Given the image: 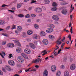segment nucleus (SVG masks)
<instances>
[{
    "mask_svg": "<svg viewBox=\"0 0 76 76\" xmlns=\"http://www.w3.org/2000/svg\"><path fill=\"white\" fill-rule=\"evenodd\" d=\"M68 12V11L67 9L62 10L61 11L62 14L64 15H66L67 13Z\"/></svg>",
    "mask_w": 76,
    "mask_h": 76,
    "instance_id": "1",
    "label": "nucleus"
},
{
    "mask_svg": "<svg viewBox=\"0 0 76 76\" xmlns=\"http://www.w3.org/2000/svg\"><path fill=\"white\" fill-rule=\"evenodd\" d=\"M18 60L20 62V63H23L24 61V60H23V58H22V57L21 56H19L18 58Z\"/></svg>",
    "mask_w": 76,
    "mask_h": 76,
    "instance_id": "2",
    "label": "nucleus"
},
{
    "mask_svg": "<svg viewBox=\"0 0 76 76\" xmlns=\"http://www.w3.org/2000/svg\"><path fill=\"white\" fill-rule=\"evenodd\" d=\"M76 69V66L75 64H72L70 65V69L71 70H74Z\"/></svg>",
    "mask_w": 76,
    "mask_h": 76,
    "instance_id": "3",
    "label": "nucleus"
},
{
    "mask_svg": "<svg viewBox=\"0 0 76 76\" xmlns=\"http://www.w3.org/2000/svg\"><path fill=\"white\" fill-rule=\"evenodd\" d=\"M52 19L55 20H58L59 18H58V16L56 15H54L52 17Z\"/></svg>",
    "mask_w": 76,
    "mask_h": 76,
    "instance_id": "4",
    "label": "nucleus"
},
{
    "mask_svg": "<svg viewBox=\"0 0 76 76\" xmlns=\"http://www.w3.org/2000/svg\"><path fill=\"white\" fill-rule=\"evenodd\" d=\"M8 63L11 65V66H15V62L14 61L12 60H10L8 61Z\"/></svg>",
    "mask_w": 76,
    "mask_h": 76,
    "instance_id": "5",
    "label": "nucleus"
},
{
    "mask_svg": "<svg viewBox=\"0 0 76 76\" xmlns=\"http://www.w3.org/2000/svg\"><path fill=\"white\" fill-rule=\"evenodd\" d=\"M51 70L52 72H54L56 70V67L55 65H53L51 66Z\"/></svg>",
    "mask_w": 76,
    "mask_h": 76,
    "instance_id": "6",
    "label": "nucleus"
},
{
    "mask_svg": "<svg viewBox=\"0 0 76 76\" xmlns=\"http://www.w3.org/2000/svg\"><path fill=\"white\" fill-rule=\"evenodd\" d=\"M24 52L26 54H29L31 53V50L28 49L26 48L24 50Z\"/></svg>",
    "mask_w": 76,
    "mask_h": 76,
    "instance_id": "7",
    "label": "nucleus"
},
{
    "mask_svg": "<svg viewBox=\"0 0 76 76\" xmlns=\"http://www.w3.org/2000/svg\"><path fill=\"white\" fill-rule=\"evenodd\" d=\"M42 42L44 45H47L48 44V41L47 39H43Z\"/></svg>",
    "mask_w": 76,
    "mask_h": 76,
    "instance_id": "8",
    "label": "nucleus"
},
{
    "mask_svg": "<svg viewBox=\"0 0 76 76\" xmlns=\"http://www.w3.org/2000/svg\"><path fill=\"white\" fill-rule=\"evenodd\" d=\"M14 44L12 43H9L7 45V47L8 48H12L13 47H14Z\"/></svg>",
    "mask_w": 76,
    "mask_h": 76,
    "instance_id": "9",
    "label": "nucleus"
},
{
    "mask_svg": "<svg viewBox=\"0 0 76 76\" xmlns=\"http://www.w3.org/2000/svg\"><path fill=\"white\" fill-rule=\"evenodd\" d=\"M61 36H60L59 38L58 39V40L56 42L58 45H61V41H60V40L61 39Z\"/></svg>",
    "mask_w": 76,
    "mask_h": 76,
    "instance_id": "10",
    "label": "nucleus"
},
{
    "mask_svg": "<svg viewBox=\"0 0 76 76\" xmlns=\"http://www.w3.org/2000/svg\"><path fill=\"white\" fill-rule=\"evenodd\" d=\"M35 10L37 13H40L42 12V9L40 8H38L35 9Z\"/></svg>",
    "mask_w": 76,
    "mask_h": 76,
    "instance_id": "11",
    "label": "nucleus"
},
{
    "mask_svg": "<svg viewBox=\"0 0 76 76\" xmlns=\"http://www.w3.org/2000/svg\"><path fill=\"white\" fill-rule=\"evenodd\" d=\"M12 41H14V42L17 45H18V46H19V47H20V44L19 42V40H12Z\"/></svg>",
    "mask_w": 76,
    "mask_h": 76,
    "instance_id": "12",
    "label": "nucleus"
},
{
    "mask_svg": "<svg viewBox=\"0 0 76 76\" xmlns=\"http://www.w3.org/2000/svg\"><path fill=\"white\" fill-rule=\"evenodd\" d=\"M53 31V29L51 28H48L46 30V32L47 33H51Z\"/></svg>",
    "mask_w": 76,
    "mask_h": 76,
    "instance_id": "13",
    "label": "nucleus"
},
{
    "mask_svg": "<svg viewBox=\"0 0 76 76\" xmlns=\"http://www.w3.org/2000/svg\"><path fill=\"white\" fill-rule=\"evenodd\" d=\"M21 55L23 57H24V58H26V59H28V56H27L25 54V53H22L21 54Z\"/></svg>",
    "mask_w": 76,
    "mask_h": 76,
    "instance_id": "14",
    "label": "nucleus"
},
{
    "mask_svg": "<svg viewBox=\"0 0 76 76\" xmlns=\"http://www.w3.org/2000/svg\"><path fill=\"white\" fill-rule=\"evenodd\" d=\"M29 45L31 48H33V49H35V46L33 43L29 44Z\"/></svg>",
    "mask_w": 76,
    "mask_h": 76,
    "instance_id": "15",
    "label": "nucleus"
},
{
    "mask_svg": "<svg viewBox=\"0 0 76 76\" xmlns=\"http://www.w3.org/2000/svg\"><path fill=\"white\" fill-rule=\"evenodd\" d=\"M48 71L46 70L44 72L43 74V76H48Z\"/></svg>",
    "mask_w": 76,
    "mask_h": 76,
    "instance_id": "16",
    "label": "nucleus"
},
{
    "mask_svg": "<svg viewBox=\"0 0 76 76\" xmlns=\"http://www.w3.org/2000/svg\"><path fill=\"white\" fill-rule=\"evenodd\" d=\"M17 28L18 31H19V32H21L22 31V28L21 26H18L17 27Z\"/></svg>",
    "mask_w": 76,
    "mask_h": 76,
    "instance_id": "17",
    "label": "nucleus"
},
{
    "mask_svg": "<svg viewBox=\"0 0 76 76\" xmlns=\"http://www.w3.org/2000/svg\"><path fill=\"white\" fill-rule=\"evenodd\" d=\"M0 55L2 57V58H4V56H6V53L2 51L1 53H0Z\"/></svg>",
    "mask_w": 76,
    "mask_h": 76,
    "instance_id": "18",
    "label": "nucleus"
},
{
    "mask_svg": "<svg viewBox=\"0 0 76 76\" xmlns=\"http://www.w3.org/2000/svg\"><path fill=\"white\" fill-rule=\"evenodd\" d=\"M6 69L8 70V71H10L11 70V68L10 66H7L6 67H5Z\"/></svg>",
    "mask_w": 76,
    "mask_h": 76,
    "instance_id": "19",
    "label": "nucleus"
},
{
    "mask_svg": "<svg viewBox=\"0 0 76 76\" xmlns=\"http://www.w3.org/2000/svg\"><path fill=\"white\" fill-rule=\"evenodd\" d=\"M16 51L17 53H20L21 48L20 47L17 48L16 49Z\"/></svg>",
    "mask_w": 76,
    "mask_h": 76,
    "instance_id": "20",
    "label": "nucleus"
},
{
    "mask_svg": "<svg viewBox=\"0 0 76 76\" xmlns=\"http://www.w3.org/2000/svg\"><path fill=\"white\" fill-rule=\"evenodd\" d=\"M32 33H33V32H32V31L29 30L27 32V34L28 35H31V34H32Z\"/></svg>",
    "mask_w": 76,
    "mask_h": 76,
    "instance_id": "21",
    "label": "nucleus"
},
{
    "mask_svg": "<svg viewBox=\"0 0 76 76\" xmlns=\"http://www.w3.org/2000/svg\"><path fill=\"white\" fill-rule=\"evenodd\" d=\"M69 73L67 71H66L64 72V76H69Z\"/></svg>",
    "mask_w": 76,
    "mask_h": 76,
    "instance_id": "22",
    "label": "nucleus"
},
{
    "mask_svg": "<svg viewBox=\"0 0 76 76\" xmlns=\"http://www.w3.org/2000/svg\"><path fill=\"white\" fill-rule=\"evenodd\" d=\"M50 3V1L48 0H45L44 2V3H45V4H49Z\"/></svg>",
    "mask_w": 76,
    "mask_h": 76,
    "instance_id": "23",
    "label": "nucleus"
},
{
    "mask_svg": "<svg viewBox=\"0 0 76 76\" xmlns=\"http://www.w3.org/2000/svg\"><path fill=\"white\" fill-rule=\"evenodd\" d=\"M60 75H61V72H60V71H58L56 73V76H60Z\"/></svg>",
    "mask_w": 76,
    "mask_h": 76,
    "instance_id": "24",
    "label": "nucleus"
},
{
    "mask_svg": "<svg viewBox=\"0 0 76 76\" xmlns=\"http://www.w3.org/2000/svg\"><path fill=\"white\" fill-rule=\"evenodd\" d=\"M74 10V7H73V5L72 4L71 6V8L70 9V12H72L73 10Z\"/></svg>",
    "mask_w": 76,
    "mask_h": 76,
    "instance_id": "25",
    "label": "nucleus"
},
{
    "mask_svg": "<svg viewBox=\"0 0 76 76\" xmlns=\"http://www.w3.org/2000/svg\"><path fill=\"white\" fill-rule=\"evenodd\" d=\"M57 10V7H54L51 9V10L52 11H56Z\"/></svg>",
    "mask_w": 76,
    "mask_h": 76,
    "instance_id": "26",
    "label": "nucleus"
},
{
    "mask_svg": "<svg viewBox=\"0 0 76 76\" xmlns=\"http://www.w3.org/2000/svg\"><path fill=\"white\" fill-rule=\"evenodd\" d=\"M49 38H50V39H54V36L51 35H49Z\"/></svg>",
    "mask_w": 76,
    "mask_h": 76,
    "instance_id": "27",
    "label": "nucleus"
},
{
    "mask_svg": "<svg viewBox=\"0 0 76 76\" xmlns=\"http://www.w3.org/2000/svg\"><path fill=\"white\" fill-rule=\"evenodd\" d=\"M40 59H39V58H38L37 59L35 60L34 63H36V62L38 63V62L39 61V60H40Z\"/></svg>",
    "mask_w": 76,
    "mask_h": 76,
    "instance_id": "28",
    "label": "nucleus"
},
{
    "mask_svg": "<svg viewBox=\"0 0 76 76\" xmlns=\"http://www.w3.org/2000/svg\"><path fill=\"white\" fill-rule=\"evenodd\" d=\"M5 23V22L2 20H0V25H4Z\"/></svg>",
    "mask_w": 76,
    "mask_h": 76,
    "instance_id": "29",
    "label": "nucleus"
},
{
    "mask_svg": "<svg viewBox=\"0 0 76 76\" xmlns=\"http://www.w3.org/2000/svg\"><path fill=\"white\" fill-rule=\"evenodd\" d=\"M41 35L42 37H43V36H45V33L44 32H42L41 33Z\"/></svg>",
    "mask_w": 76,
    "mask_h": 76,
    "instance_id": "30",
    "label": "nucleus"
},
{
    "mask_svg": "<svg viewBox=\"0 0 76 76\" xmlns=\"http://www.w3.org/2000/svg\"><path fill=\"white\" fill-rule=\"evenodd\" d=\"M21 6H22V4H17V9H19V8H20Z\"/></svg>",
    "mask_w": 76,
    "mask_h": 76,
    "instance_id": "31",
    "label": "nucleus"
},
{
    "mask_svg": "<svg viewBox=\"0 0 76 76\" xmlns=\"http://www.w3.org/2000/svg\"><path fill=\"white\" fill-rule=\"evenodd\" d=\"M66 4H67V3L65 1L62 2L61 3V5H66Z\"/></svg>",
    "mask_w": 76,
    "mask_h": 76,
    "instance_id": "32",
    "label": "nucleus"
},
{
    "mask_svg": "<svg viewBox=\"0 0 76 76\" xmlns=\"http://www.w3.org/2000/svg\"><path fill=\"white\" fill-rule=\"evenodd\" d=\"M45 52H46V50H44V51H42V52L41 53L42 54V53H43L42 54V55L44 56V55H45V54H46V53H47V52L45 53Z\"/></svg>",
    "mask_w": 76,
    "mask_h": 76,
    "instance_id": "33",
    "label": "nucleus"
},
{
    "mask_svg": "<svg viewBox=\"0 0 76 76\" xmlns=\"http://www.w3.org/2000/svg\"><path fill=\"white\" fill-rule=\"evenodd\" d=\"M34 26L36 29H38V28H39V26L37 24H35L34 25Z\"/></svg>",
    "mask_w": 76,
    "mask_h": 76,
    "instance_id": "34",
    "label": "nucleus"
},
{
    "mask_svg": "<svg viewBox=\"0 0 76 76\" xmlns=\"http://www.w3.org/2000/svg\"><path fill=\"white\" fill-rule=\"evenodd\" d=\"M52 6H54V7H57V5L56 3L53 2V3Z\"/></svg>",
    "mask_w": 76,
    "mask_h": 76,
    "instance_id": "35",
    "label": "nucleus"
},
{
    "mask_svg": "<svg viewBox=\"0 0 76 76\" xmlns=\"http://www.w3.org/2000/svg\"><path fill=\"white\" fill-rule=\"evenodd\" d=\"M50 28H51L53 29V28H54L55 27L54 25H53V24H50Z\"/></svg>",
    "mask_w": 76,
    "mask_h": 76,
    "instance_id": "36",
    "label": "nucleus"
},
{
    "mask_svg": "<svg viewBox=\"0 0 76 76\" xmlns=\"http://www.w3.org/2000/svg\"><path fill=\"white\" fill-rule=\"evenodd\" d=\"M2 35H4V36H5V37H9L8 34L5 33H2Z\"/></svg>",
    "mask_w": 76,
    "mask_h": 76,
    "instance_id": "37",
    "label": "nucleus"
},
{
    "mask_svg": "<svg viewBox=\"0 0 76 76\" xmlns=\"http://www.w3.org/2000/svg\"><path fill=\"white\" fill-rule=\"evenodd\" d=\"M18 16L19 18H23V17H24V15L22 14H19Z\"/></svg>",
    "mask_w": 76,
    "mask_h": 76,
    "instance_id": "38",
    "label": "nucleus"
},
{
    "mask_svg": "<svg viewBox=\"0 0 76 76\" xmlns=\"http://www.w3.org/2000/svg\"><path fill=\"white\" fill-rule=\"evenodd\" d=\"M38 38V35L37 34H34V39H37Z\"/></svg>",
    "mask_w": 76,
    "mask_h": 76,
    "instance_id": "39",
    "label": "nucleus"
},
{
    "mask_svg": "<svg viewBox=\"0 0 76 76\" xmlns=\"http://www.w3.org/2000/svg\"><path fill=\"white\" fill-rule=\"evenodd\" d=\"M25 18H30V15L29 14H27L26 15Z\"/></svg>",
    "mask_w": 76,
    "mask_h": 76,
    "instance_id": "40",
    "label": "nucleus"
},
{
    "mask_svg": "<svg viewBox=\"0 0 76 76\" xmlns=\"http://www.w3.org/2000/svg\"><path fill=\"white\" fill-rule=\"evenodd\" d=\"M13 56H12V54H9V56H8L9 58H12V57H13Z\"/></svg>",
    "mask_w": 76,
    "mask_h": 76,
    "instance_id": "41",
    "label": "nucleus"
},
{
    "mask_svg": "<svg viewBox=\"0 0 76 76\" xmlns=\"http://www.w3.org/2000/svg\"><path fill=\"white\" fill-rule=\"evenodd\" d=\"M6 44V41H4L2 42V45H5Z\"/></svg>",
    "mask_w": 76,
    "mask_h": 76,
    "instance_id": "42",
    "label": "nucleus"
},
{
    "mask_svg": "<svg viewBox=\"0 0 76 76\" xmlns=\"http://www.w3.org/2000/svg\"><path fill=\"white\" fill-rule=\"evenodd\" d=\"M60 68L62 69H64V65H62L61 66H60Z\"/></svg>",
    "mask_w": 76,
    "mask_h": 76,
    "instance_id": "43",
    "label": "nucleus"
},
{
    "mask_svg": "<svg viewBox=\"0 0 76 76\" xmlns=\"http://www.w3.org/2000/svg\"><path fill=\"white\" fill-rule=\"evenodd\" d=\"M68 38H69V40L70 41H71V40L72 39V38H71V35L70 34H69L68 36Z\"/></svg>",
    "mask_w": 76,
    "mask_h": 76,
    "instance_id": "44",
    "label": "nucleus"
},
{
    "mask_svg": "<svg viewBox=\"0 0 76 76\" xmlns=\"http://www.w3.org/2000/svg\"><path fill=\"white\" fill-rule=\"evenodd\" d=\"M64 44H65V43H63L61 45V49H63V46L64 45Z\"/></svg>",
    "mask_w": 76,
    "mask_h": 76,
    "instance_id": "45",
    "label": "nucleus"
},
{
    "mask_svg": "<svg viewBox=\"0 0 76 76\" xmlns=\"http://www.w3.org/2000/svg\"><path fill=\"white\" fill-rule=\"evenodd\" d=\"M16 28V25H14L13 26L12 28H11L12 29H15Z\"/></svg>",
    "mask_w": 76,
    "mask_h": 76,
    "instance_id": "46",
    "label": "nucleus"
},
{
    "mask_svg": "<svg viewBox=\"0 0 76 76\" xmlns=\"http://www.w3.org/2000/svg\"><path fill=\"white\" fill-rule=\"evenodd\" d=\"M31 17H35V16H36V15L35 14H32L31 15Z\"/></svg>",
    "mask_w": 76,
    "mask_h": 76,
    "instance_id": "47",
    "label": "nucleus"
},
{
    "mask_svg": "<svg viewBox=\"0 0 76 76\" xmlns=\"http://www.w3.org/2000/svg\"><path fill=\"white\" fill-rule=\"evenodd\" d=\"M31 19H28L27 20V22H31Z\"/></svg>",
    "mask_w": 76,
    "mask_h": 76,
    "instance_id": "48",
    "label": "nucleus"
},
{
    "mask_svg": "<svg viewBox=\"0 0 76 76\" xmlns=\"http://www.w3.org/2000/svg\"><path fill=\"white\" fill-rule=\"evenodd\" d=\"M23 37H26V33L23 32Z\"/></svg>",
    "mask_w": 76,
    "mask_h": 76,
    "instance_id": "49",
    "label": "nucleus"
},
{
    "mask_svg": "<svg viewBox=\"0 0 76 76\" xmlns=\"http://www.w3.org/2000/svg\"><path fill=\"white\" fill-rule=\"evenodd\" d=\"M70 32L71 34H73V30H72V27H71L70 29Z\"/></svg>",
    "mask_w": 76,
    "mask_h": 76,
    "instance_id": "50",
    "label": "nucleus"
},
{
    "mask_svg": "<svg viewBox=\"0 0 76 76\" xmlns=\"http://www.w3.org/2000/svg\"><path fill=\"white\" fill-rule=\"evenodd\" d=\"M10 26H8L7 27H6V30H9V29H10Z\"/></svg>",
    "mask_w": 76,
    "mask_h": 76,
    "instance_id": "51",
    "label": "nucleus"
},
{
    "mask_svg": "<svg viewBox=\"0 0 76 76\" xmlns=\"http://www.w3.org/2000/svg\"><path fill=\"white\" fill-rule=\"evenodd\" d=\"M36 3V1L32 0V1L31 2V3L32 4V3Z\"/></svg>",
    "mask_w": 76,
    "mask_h": 76,
    "instance_id": "52",
    "label": "nucleus"
},
{
    "mask_svg": "<svg viewBox=\"0 0 76 76\" xmlns=\"http://www.w3.org/2000/svg\"><path fill=\"white\" fill-rule=\"evenodd\" d=\"M8 5H6V4H3V5H2V7H5L6 6H7Z\"/></svg>",
    "mask_w": 76,
    "mask_h": 76,
    "instance_id": "53",
    "label": "nucleus"
},
{
    "mask_svg": "<svg viewBox=\"0 0 76 76\" xmlns=\"http://www.w3.org/2000/svg\"><path fill=\"white\" fill-rule=\"evenodd\" d=\"M0 75H3V72L0 70Z\"/></svg>",
    "mask_w": 76,
    "mask_h": 76,
    "instance_id": "54",
    "label": "nucleus"
},
{
    "mask_svg": "<svg viewBox=\"0 0 76 76\" xmlns=\"http://www.w3.org/2000/svg\"><path fill=\"white\" fill-rule=\"evenodd\" d=\"M32 9V7H30L28 8L29 10H31Z\"/></svg>",
    "mask_w": 76,
    "mask_h": 76,
    "instance_id": "55",
    "label": "nucleus"
},
{
    "mask_svg": "<svg viewBox=\"0 0 76 76\" xmlns=\"http://www.w3.org/2000/svg\"><path fill=\"white\" fill-rule=\"evenodd\" d=\"M15 32L16 33V34H19V31L17 30H16L15 31Z\"/></svg>",
    "mask_w": 76,
    "mask_h": 76,
    "instance_id": "56",
    "label": "nucleus"
},
{
    "mask_svg": "<svg viewBox=\"0 0 76 76\" xmlns=\"http://www.w3.org/2000/svg\"><path fill=\"white\" fill-rule=\"evenodd\" d=\"M2 70H3V72H6V70H5V69H4V68H2Z\"/></svg>",
    "mask_w": 76,
    "mask_h": 76,
    "instance_id": "57",
    "label": "nucleus"
},
{
    "mask_svg": "<svg viewBox=\"0 0 76 76\" xmlns=\"http://www.w3.org/2000/svg\"><path fill=\"white\" fill-rule=\"evenodd\" d=\"M64 39H65V37H63L62 39H61V41H62L63 42L64 41Z\"/></svg>",
    "mask_w": 76,
    "mask_h": 76,
    "instance_id": "58",
    "label": "nucleus"
},
{
    "mask_svg": "<svg viewBox=\"0 0 76 76\" xmlns=\"http://www.w3.org/2000/svg\"><path fill=\"white\" fill-rule=\"evenodd\" d=\"M9 11L10 12H12V13H14L15 12V11H13L12 10H9Z\"/></svg>",
    "mask_w": 76,
    "mask_h": 76,
    "instance_id": "59",
    "label": "nucleus"
},
{
    "mask_svg": "<svg viewBox=\"0 0 76 76\" xmlns=\"http://www.w3.org/2000/svg\"><path fill=\"white\" fill-rule=\"evenodd\" d=\"M37 42H37V41H34L35 44H36V45H37Z\"/></svg>",
    "mask_w": 76,
    "mask_h": 76,
    "instance_id": "60",
    "label": "nucleus"
},
{
    "mask_svg": "<svg viewBox=\"0 0 76 76\" xmlns=\"http://www.w3.org/2000/svg\"><path fill=\"white\" fill-rule=\"evenodd\" d=\"M35 67H36V68H37V69H38V67H39V66H38V65H35Z\"/></svg>",
    "mask_w": 76,
    "mask_h": 76,
    "instance_id": "61",
    "label": "nucleus"
},
{
    "mask_svg": "<svg viewBox=\"0 0 76 76\" xmlns=\"http://www.w3.org/2000/svg\"><path fill=\"white\" fill-rule=\"evenodd\" d=\"M61 51V49L59 50L58 51V54H59L60 53V51Z\"/></svg>",
    "mask_w": 76,
    "mask_h": 76,
    "instance_id": "62",
    "label": "nucleus"
},
{
    "mask_svg": "<svg viewBox=\"0 0 76 76\" xmlns=\"http://www.w3.org/2000/svg\"><path fill=\"white\" fill-rule=\"evenodd\" d=\"M57 55V53L55 52V53H54V56H56Z\"/></svg>",
    "mask_w": 76,
    "mask_h": 76,
    "instance_id": "63",
    "label": "nucleus"
},
{
    "mask_svg": "<svg viewBox=\"0 0 76 76\" xmlns=\"http://www.w3.org/2000/svg\"><path fill=\"white\" fill-rule=\"evenodd\" d=\"M12 10H16V9H15V7H13L12 8Z\"/></svg>",
    "mask_w": 76,
    "mask_h": 76,
    "instance_id": "64",
    "label": "nucleus"
}]
</instances>
